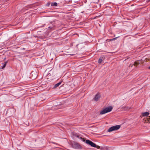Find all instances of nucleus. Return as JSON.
Masks as SVG:
<instances>
[{
	"label": "nucleus",
	"mask_w": 150,
	"mask_h": 150,
	"mask_svg": "<svg viewBox=\"0 0 150 150\" xmlns=\"http://www.w3.org/2000/svg\"><path fill=\"white\" fill-rule=\"evenodd\" d=\"M96 148L98 149H99L100 148V146L96 145Z\"/></svg>",
	"instance_id": "f8f14e48"
},
{
	"label": "nucleus",
	"mask_w": 150,
	"mask_h": 150,
	"mask_svg": "<svg viewBox=\"0 0 150 150\" xmlns=\"http://www.w3.org/2000/svg\"><path fill=\"white\" fill-rule=\"evenodd\" d=\"M120 127V125H117L110 127L108 130V132H111L113 131L117 130Z\"/></svg>",
	"instance_id": "f03ea898"
},
{
	"label": "nucleus",
	"mask_w": 150,
	"mask_h": 150,
	"mask_svg": "<svg viewBox=\"0 0 150 150\" xmlns=\"http://www.w3.org/2000/svg\"><path fill=\"white\" fill-rule=\"evenodd\" d=\"M102 61H103L102 59L101 58H100L98 60V63H101V62H102Z\"/></svg>",
	"instance_id": "1a4fd4ad"
},
{
	"label": "nucleus",
	"mask_w": 150,
	"mask_h": 150,
	"mask_svg": "<svg viewBox=\"0 0 150 150\" xmlns=\"http://www.w3.org/2000/svg\"><path fill=\"white\" fill-rule=\"evenodd\" d=\"M50 3H48L47 4H46V6H50Z\"/></svg>",
	"instance_id": "ddd939ff"
},
{
	"label": "nucleus",
	"mask_w": 150,
	"mask_h": 150,
	"mask_svg": "<svg viewBox=\"0 0 150 150\" xmlns=\"http://www.w3.org/2000/svg\"><path fill=\"white\" fill-rule=\"evenodd\" d=\"M75 54H72V55H74Z\"/></svg>",
	"instance_id": "a211bd4d"
},
{
	"label": "nucleus",
	"mask_w": 150,
	"mask_h": 150,
	"mask_svg": "<svg viewBox=\"0 0 150 150\" xmlns=\"http://www.w3.org/2000/svg\"><path fill=\"white\" fill-rule=\"evenodd\" d=\"M100 98V95L98 93L96 94L94 97L93 98V100L96 101H97Z\"/></svg>",
	"instance_id": "39448f33"
},
{
	"label": "nucleus",
	"mask_w": 150,
	"mask_h": 150,
	"mask_svg": "<svg viewBox=\"0 0 150 150\" xmlns=\"http://www.w3.org/2000/svg\"><path fill=\"white\" fill-rule=\"evenodd\" d=\"M48 28H52V27H49Z\"/></svg>",
	"instance_id": "dca6fc26"
},
{
	"label": "nucleus",
	"mask_w": 150,
	"mask_h": 150,
	"mask_svg": "<svg viewBox=\"0 0 150 150\" xmlns=\"http://www.w3.org/2000/svg\"><path fill=\"white\" fill-rule=\"evenodd\" d=\"M86 143L88 144L91 145V146L93 147H96V145L93 143L92 142L89 140H86Z\"/></svg>",
	"instance_id": "7ed1b4c3"
},
{
	"label": "nucleus",
	"mask_w": 150,
	"mask_h": 150,
	"mask_svg": "<svg viewBox=\"0 0 150 150\" xmlns=\"http://www.w3.org/2000/svg\"><path fill=\"white\" fill-rule=\"evenodd\" d=\"M137 62H134V63L133 65H134L135 66V65H137Z\"/></svg>",
	"instance_id": "4468645a"
},
{
	"label": "nucleus",
	"mask_w": 150,
	"mask_h": 150,
	"mask_svg": "<svg viewBox=\"0 0 150 150\" xmlns=\"http://www.w3.org/2000/svg\"><path fill=\"white\" fill-rule=\"evenodd\" d=\"M118 37H116L115 38H113V39H110V40L111 41H113V40H116L117 39V38H118Z\"/></svg>",
	"instance_id": "9b49d317"
},
{
	"label": "nucleus",
	"mask_w": 150,
	"mask_h": 150,
	"mask_svg": "<svg viewBox=\"0 0 150 150\" xmlns=\"http://www.w3.org/2000/svg\"><path fill=\"white\" fill-rule=\"evenodd\" d=\"M52 6H57V2H52L51 3Z\"/></svg>",
	"instance_id": "0eeeda50"
},
{
	"label": "nucleus",
	"mask_w": 150,
	"mask_h": 150,
	"mask_svg": "<svg viewBox=\"0 0 150 150\" xmlns=\"http://www.w3.org/2000/svg\"><path fill=\"white\" fill-rule=\"evenodd\" d=\"M74 135L77 138L80 139L83 142H84L85 141V139L82 137L81 135H79L77 134H74Z\"/></svg>",
	"instance_id": "20e7f679"
},
{
	"label": "nucleus",
	"mask_w": 150,
	"mask_h": 150,
	"mask_svg": "<svg viewBox=\"0 0 150 150\" xmlns=\"http://www.w3.org/2000/svg\"><path fill=\"white\" fill-rule=\"evenodd\" d=\"M149 115V113L147 112H146L142 113V115L143 116H148Z\"/></svg>",
	"instance_id": "6e6552de"
},
{
	"label": "nucleus",
	"mask_w": 150,
	"mask_h": 150,
	"mask_svg": "<svg viewBox=\"0 0 150 150\" xmlns=\"http://www.w3.org/2000/svg\"><path fill=\"white\" fill-rule=\"evenodd\" d=\"M148 69H150V66L149 67Z\"/></svg>",
	"instance_id": "f3484780"
},
{
	"label": "nucleus",
	"mask_w": 150,
	"mask_h": 150,
	"mask_svg": "<svg viewBox=\"0 0 150 150\" xmlns=\"http://www.w3.org/2000/svg\"><path fill=\"white\" fill-rule=\"evenodd\" d=\"M61 83H62V82L60 81V82H59L58 83L55 84L54 85V86L53 87V88H56L57 87H58L61 84Z\"/></svg>",
	"instance_id": "423d86ee"
},
{
	"label": "nucleus",
	"mask_w": 150,
	"mask_h": 150,
	"mask_svg": "<svg viewBox=\"0 0 150 150\" xmlns=\"http://www.w3.org/2000/svg\"><path fill=\"white\" fill-rule=\"evenodd\" d=\"M132 65L131 64H130V65H129V67H132Z\"/></svg>",
	"instance_id": "2eb2a0df"
},
{
	"label": "nucleus",
	"mask_w": 150,
	"mask_h": 150,
	"mask_svg": "<svg viewBox=\"0 0 150 150\" xmlns=\"http://www.w3.org/2000/svg\"><path fill=\"white\" fill-rule=\"evenodd\" d=\"M7 62H5L4 64H3L2 67V69H3L6 66V63H7Z\"/></svg>",
	"instance_id": "9d476101"
},
{
	"label": "nucleus",
	"mask_w": 150,
	"mask_h": 150,
	"mask_svg": "<svg viewBox=\"0 0 150 150\" xmlns=\"http://www.w3.org/2000/svg\"><path fill=\"white\" fill-rule=\"evenodd\" d=\"M112 108H113L111 106L106 107L100 111V115H103L106 113L109 112L111 111Z\"/></svg>",
	"instance_id": "f257e3e1"
}]
</instances>
